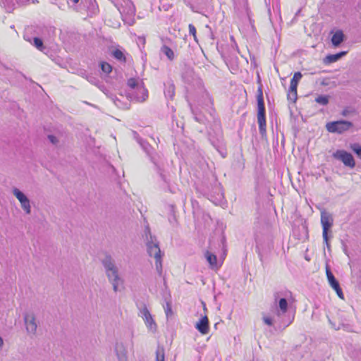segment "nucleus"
I'll use <instances>...</instances> for the list:
<instances>
[{
    "instance_id": "37998d69",
    "label": "nucleus",
    "mask_w": 361,
    "mask_h": 361,
    "mask_svg": "<svg viewBox=\"0 0 361 361\" xmlns=\"http://www.w3.org/2000/svg\"><path fill=\"white\" fill-rule=\"evenodd\" d=\"M256 250H257V252L258 253L259 259L261 261H262V252H261V250H260V245H259V243L258 242H257Z\"/></svg>"
},
{
    "instance_id": "ddd939ff",
    "label": "nucleus",
    "mask_w": 361,
    "mask_h": 361,
    "mask_svg": "<svg viewBox=\"0 0 361 361\" xmlns=\"http://www.w3.org/2000/svg\"><path fill=\"white\" fill-rule=\"evenodd\" d=\"M257 122L259 130L262 136L266 134V114L264 101L257 102Z\"/></svg>"
},
{
    "instance_id": "f704fd0d",
    "label": "nucleus",
    "mask_w": 361,
    "mask_h": 361,
    "mask_svg": "<svg viewBox=\"0 0 361 361\" xmlns=\"http://www.w3.org/2000/svg\"><path fill=\"white\" fill-rule=\"evenodd\" d=\"M287 97L288 100L293 102H295L298 98L297 92H288Z\"/></svg>"
},
{
    "instance_id": "dca6fc26",
    "label": "nucleus",
    "mask_w": 361,
    "mask_h": 361,
    "mask_svg": "<svg viewBox=\"0 0 361 361\" xmlns=\"http://www.w3.org/2000/svg\"><path fill=\"white\" fill-rule=\"evenodd\" d=\"M24 322L26 330L29 334L35 335L37 329L35 316L32 312L25 313L24 314Z\"/></svg>"
},
{
    "instance_id": "c9c22d12",
    "label": "nucleus",
    "mask_w": 361,
    "mask_h": 361,
    "mask_svg": "<svg viewBox=\"0 0 361 361\" xmlns=\"http://www.w3.org/2000/svg\"><path fill=\"white\" fill-rule=\"evenodd\" d=\"M257 102L264 101L262 85H260L257 89Z\"/></svg>"
},
{
    "instance_id": "9d476101",
    "label": "nucleus",
    "mask_w": 361,
    "mask_h": 361,
    "mask_svg": "<svg viewBox=\"0 0 361 361\" xmlns=\"http://www.w3.org/2000/svg\"><path fill=\"white\" fill-rule=\"evenodd\" d=\"M264 323L269 326L276 325V328L279 329H284L288 326L293 321V317H288L287 319H281L276 316V313L274 312L273 317L264 314L262 317Z\"/></svg>"
},
{
    "instance_id": "f03ea898",
    "label": "nucleus",
    "mask_w": 361,
    "mask_h": 361,
    "mask_svg": "<svg viewBox=\"0 0 361 361\" xmlns=\"http://www.w3.org/2000/svg\"><path fill=\"white\" fill-rule=\"evenodd\" d=\"M142 237L146 244L147 253L150 257H153L155 259L156 269L159 274L161 275L162 273V255L161 250L158 240L154 235H152L148 226L145 228Z\"/></svg>"
},
{
    "instance_id": "de8ad7c7",
    "label": "nucleus",
    "mask_w": 361,
    "mask_h": 361,
    "mask_svg": "<svg viewBox=\"0 0 361 361\" xmlns=\"http://www.w3.org/2000/svg\"><path fill=\"white\" fill-rule=\"evenodd\" d=\"M216 48H217V49L219 50V51H220V50H219V43H217V44H216ZM221 55H222V56L226 55V52H225V51H224V50H223V49L221 51Z\"/></svg>"
},
{
    "instance_id": "5fc2aeb1",
    "label": "nucleus",
    "mask_w": 361,
    "mask_h": 361,
    "mask_svg": "<svg viewBox=\"0 0 361 361\" xmlns=\"http://www.w3.org/2000/svg\"><path fill=\"white\" fill-rule=\"evenodd\" d=\"M199 361H201V360H200V357H199Z\"/></svg>"
},
{
    "instance_id": "4be33fe9",
    "label": "nucleus",
    "mask_w": 361,
    "mask_h": 361,
    "mask_svg": "<svg viewBox=\"0 0 361 361\" xmlns=\"http://www.w3.org/2000/svg\"><path fill=\"white\" fill-rule=\"evenodd\" d=\"M161 52L166 56V57L169 60H173L174 59V52L168 46L164 45L161 49Z\"/></svg>"
},
{
    "instance_id": "ea45409f",
    "label": "nucleus",
    "mask_w": 361,
    "mask_h": 361,
    "mask_svg": "<svg viewBox=\"0 0 361 361\" xmlns=\"http://www.w3.org/2000/svg\"><path fill=\"white\" fill-rule=\"evenodd\" d=\"M173 94H174V87H173V86L170 87L169 89L166 92H165L166 96L169 97L171 98L173 97Z\"/></svg>"
},
{
    "instance_id": "39448f33",
    "label": "nucleus",
    "mask_w": 361,
    "mask_h": 361,
    "mask_svg": "<svg viewBox=\"0 0 361 361\" xmlns=\"http://www.w3.org/2000/svg\"><path fill=\"white\" fill-rule=\"evenodd\" d=\"M207 198L215 205H221L224 201V193L221 184L218 182L216 176L211 175L207 186Z\"/></svg>"
},
{
    "instance_id": "09e8293b",
    "label": "nucleus",
    "mask_w": 361,
    "mask_h": 361,
    "mask_svg": "<svg viewBox=\"0 0 361 361\" xmlns=\"http://www.w3.org/2000/svg\"><path fill=\"white\" fill-rule=\"evenodd\" d=\"M206 27H207V28H208V29L209 30V32H210V33H211V39H214V34H213V32H212L211 28H210L208 25H207Z\"/></svg>"
},
{
    "instance_id": "72a5a7b5",
    "label": "nucleus",
    "mask_w": 361,
    "mask_h": 361,
    "mask_svg": "<svg viewBox=\"0 0 361 361\" xmlns=\"http://www.w3.org/2000/svg\"><path fill=\"white\" fill-rule=\"evenodd\" d=\"M189 33L193 36L194 39L197 42L196 36V28L192 24L189 25Z\"/></svg>"
},
{
    "instance_id": "f8f14e48",
    "label": "nucleus",
    "mask_w": 361,
    "mask_h": 361,
    "mask_svg": "<svg viewBox=\"0 0 361 361\" xmlns=\"http://www.w3.org/2000/svg\"><path fill=\"white\" fill-rule=\"evenodd\" d=\"M353 126V123L348 121L341 120L326 123V130L330 133L341 134L348 130Z\"/></svg>"
},
{
    "instance_id": "4c0bfd02",
    "label": "nucleus",
    "mask_w": 361,
    "mask_h": 361,
    "mask_svg": "<svg viewBox=\"0 0 361 361\" xmlns=\"http://www.w3.org/2000/svg\"><path fill=\"white\" fill-rule=\"evenodd\" d=\"M326 274L328 281L329 280H331V279L335 278V276H334L333 273L331 272V271L328 265L326 267Z\"/></svg>"
},
{
    "instance_id": "3c124183",
    "label": "nucleus",
    "mask_w": 361,
    "mask_h": 361,
    "mask_svg": "<svg viewBox=\"0 0 361 361\" xmlns=\"http://www.w3.org/2000/svg\"><path fill=\"white\" fill-rule=\"evenodd\" d=\"M120 0H111L112 3L114 4H115V1H119Z\"/></svg>"
},
{
    "instance_id": "c03bdc74",
    "label": "nucleus",
    "mask_w": 361,
    "mask_h": 361,
    "mask_svg": "<svg viewBox=\"0 0 361 361\" xmlns=\"http://www.w3.org/2000/svg\"><path fill=\"white\" fill-rule=\"evenodd\" d=\"M48 139L49 140V141L52 143V144H56L58 142V140L57 138L52 135H49L48 136Z\"/></svg>"
},
{
    "instance_id": "bb28decb",
    "label": "nucleus",
    "mask_w": 361,
    "mask_h": 361,
    "mask_svg": "<svg viewBox=\"0 0 361 361\" xmlns=\"http://www.w3.org/2000/svg\"><path fill=\"white\" fill-rule=\"evenodd\" d=\"M350 147L357 157L361 159V145L358 143H352L350 144Z\"/></svg>"
},
{
    "instance_id": "2f4dec72",
    "label": "nucleus",
    "mask_w": 361,
    "mask_h": 361,
    "mask_svg": "<svg viewBox=\"0 0 361 361\" xmlns=\"http://www.w3.org/2000/svg\"><path fill=\"white\" fill-rule=\"evenodd\" d=\"M302 75L300 72H296L294 73L293 78L290 80V82L298 85L299 81L302 78Z\"/></svg>"
},
{
    "instance_id": "393cba45",
    "label": "nucleus",
    "mask_w": 361,
    "mask_h": 361,
    "mask_svg": "<svg viewBox=\"0 0 361 361\" xmlns=\"http://www.w3.org/2000/svg\"><path fill=\"white\" fill-rule=\"evenodd\" d=\"M112 55L116 59H117L120 61H123V62L126 61V56H125L123 52L120 49L114 50L112 53Z\"/></svg>"
},
{
    "instance_id": "49530a36",
    "label": "nucleus",
    "mask_w": 361,
    "mask_h": 361,
    "mask_svg": "<svg viewBox=\"0 0 361 361\" xmlns=\"http://www.w3.org/2000/svg\"><path fill=\"white\" fill-rule=\"evenodd\" d=\"M192 113H193V114H194L195 119L197 121L200 122V121H201V118H199V117L197 116V115L194 112V111H193V109H192Z\"/></svg>"
},
{
    "instance_id": "864d4df0",
    "label": "nucleus",
    "mask_w": 361,
    "mask_h": 361,
    "mask_svg": "<svg viewBox=\"0 0 361 361\" xmlns=\"http://www.w3.org/2000/svg\"><path fill=\"white\" fill-rule=\"evenodd\" d=\"M274 298H275V300L276 301V300H277V296H276V295H274Z\"/></svg>"
},
{
    "instance_id": "20e7f679",
    "label": "nucleus",
    "mask_w": 361,
    "mask_h": 361,
    "mask_svg": "<svg viewBox=\"0 0 361 361\" xmlns=\"http://www.w3.org/2000/svg\"><path fill=\"white\" fill-rule=\"evenodd\" d=\"M128 97L131 101L143 102L148 98V91L139 78H131L127 81Z\"/></svg>"
},
{
    "instance_id": "f257e3e1",
    "label": "nucleus",
    "mask_w": 361,
    "mask_h": 361,
    "mask_svg": "<svg viewBox=\"0 0 361 361\" xmlns=\"http://www.w3.org/2000/svg\"><path fill=\"white\" fill-rule=\"evenodd\" d=\"M207 107V111L209 118H207L208 122L213 123V130L214 135L211 132L208 133L209 140L211 144L216 149L222 157L227 155L226 149L224 147V143L222 137L220 122L216 118V110L214 108V99L207 92L204 90V108Z\"/></svg>"
},
{
    "instance_id": "603ef678",
    "label": "nucleus",
    "mask_w": 361,
    "mask_h": 361,
    "mask_svg": "<svg viewBox=\"0 0 361 361\" xmlns=\"http://www.w3.org/2000/svg\"><path fill=\"white\" fill-rule=\"evenodd\" d=\"M192 207H195V202H192Z\"/></svg>"
},
{
    "instance_id": "58836bf2",
    "label": "nucleus",
    "mask_w": 361,
    "mask_h": 361,
    "mask_svg": "<svg viewBox=\"0 0 361 361\" xmlns=\"http://www.w3.org/2000/svg\"><path fill=\"white\" fill-rule=\"evenodd\" d=\"M230 38H231V49H232V51H238V47H237L236 42L234 40L233 36L231 35Z\"/></svg>"
},
{
    "instance_id": "412c9836",
    "label": "nucleus",
    "mask_w": 361,
    "mask_h": 361,
    "mask_svg": "<svg viewBox=\"0 0 361 361\" xmlns=\"http://www.w3.org/2000/svg\"><path fill=\"white\" fill-rule=\"evenodd\" d=\"M134 137L137 140V141L139 142L140 146L142 147V149L145 150V152L147 154H150V151L152 149V147L145 141L142 140V139L138 137V135L136 132H133Z\"/></svg>"
},
{
    "instance_id": "473e14b6",
    "label": "nucleus",
    "mask_w": 361,
    "mask_h": 361,
    "mask_svg": "<svg viewBox=\"0 0 361 361\" xmlns=\"http://www.w3.org/2000/svg\"><path fill=\"white\" fill-rule=\"evenodd\" d=\"M197 329L203 334V316H201L196 324Z\"/></svg>"
},
{
    "instance_id": "cd10ccee",
    "label": "nucleus",
    "mask_w": 361,
    "mask_h": 361,
    "mask_svg": "<svg viewBox=\"0 0 361 361\" xmlns=\"http://www.w3.org/2000/svg\"><path fill=\"white\" fill-rule=\"evenodd\" d=\"M156 361H164V350L158 347L156 351Z\"/></svg>"
},
{
    "instance_id": "7ed1b4c3",
    "label": "nucleus",
    "mask_w": 361,
    "mask_h": 361,
    "mask_svg": "<svg viewBox=\"0 0 361 361\" xmlns=\"http://www.w3.org/2000/svg\"><path fill=\"white\" fill-rule=\"evenodd\" d=\"M102 264L104 268L106 277L113 286L114 291H118V287L123 284V280L119 275V270L115 260L111 255H107L102 260Z\"/></svg>"
},
{
    "instance_id": "b1692460",
    "label": "nucleus",
    "mask_w": 361,
    "mask_h": 361,
    "mask_svg": "<svg viewBox=\"0 0 361 361\" xmlns=\"http://www.w3.org/2000/svg\"><path fill=\"white\" fill-rule=\"evenodd\" d=\"M1 3L7 12H11L14 9V3L13 0H1Z\"/></svg>"
},
{
    "instance_id": "e433bc0d",
    "label": "nucleus",
    "mask_w": 361,
    "mask_h": 361,
    "mask_svg": "<svg viewBox=\"0 0 361 361\" xmlns=\"http://www.w3.org/2000/svg\"><path fill=\"white\" fill-rule=\"evenodd\" d=\"M326 274L328 281L329 280H331V279L335 278V276H334L333 273L331 272V271L328 265L326 267Z\"/></svg>"
},
{
    "instance_id": "2eb2a0df",
    "label": "nucleus",
    "mask_w": 361,
    "mask_h": 361,
    "mask_svg": "<svg viewBox=\"0 0 361 361\" xmlns=\"http://www.w3.org/2000/svg\"><path fill=\"white\" fill-rule=\"evenodd\" d=\"M13 195L18 200L20 203L22 209L26 214H29L31 212V206L29 199L27 196L19 189L14 188L13 189Z\"/></svg>"
},
{
    "instance_id": "1a4fd4ad",
    "label": "nucleus",
    "mask_w": 361,
    "mask_h": 361,
    "mask_svg": "<svg viewBox=\"0 0 361 361\" xmlns=\"http://www.w3.org/2000/svg\"><path fill=\"white\" fill-rule=\"evenodd\" d=\"M334 219L331 214L325 211L321 212V224L322 226V237L326 247L330 249L328 233L333 226Z\"/></svg>"
},
{
    "instance_id": "5701e85b",
    "label": "nucleus",
    "mask_w": 361,
    "mask_h": 361,
    "mask_svg": "<svg viewBox=\"0 0 361 361\" xmlns=\"http://www.w3.org/2000/svg\"><path fill=\"white\" fill-rule=\"evenodd\" d=\"M345 54V51H342L336 54H331L326 57V61L327 63H334L338 61L341 56Z\"/></svg>"
},
{
    "instance_id": "a18cd8bd",
    "label": "nucleus",
    "mask_w": 361,
    "mask_h": 361,
    "mask_svg": "<svg viewBox=\"0 0 361 361\" xmlns=\"http://www.w3.org/2000/svg\"><path fill=\"white\" fill-rule=\"evenodd\" d=\"M87 80H88L89 82H91V83H92V84H96V82H97V80L94 77H93V76H88V77H87Z\"/></svg>"
},
{
    "instance_id": "a19ab883",
    "label": "nucleus",
    "mask_w": 361,
    "mask_h": 361,
    "mask_svg": "<svg viewBox=\"0 0 361 361\" xmlns=\"http://www.w3.org/2000/svg\"><path fill=\"white\" fill-rule=\"evenodd\" d=\"M209 329V320L206 315H204V334H207Z\"/></svg>"
},
{
    "instance_id": "4468645a",
    "label": "nucleus",
    "mask_w": 361,
    "mask_h": 361,
    "mask_svg": "<svg viewBox=\"0 0 361 361\" xmlns=\"http://www.w3.org/2000/svg\"><path fill=\"white\" fill-rule=\"evenodd\" d=\"M333 157L335 159L341 161L346 166L351 169L355 166V161L353 155L345 150L338 149L334 153Z\"/></svg>"
},
{
    "instance_id": "c85d7f7f",
    "label": "nucleus",
    "mask_w": 361,
    "mask_h": 361,
    "mask_svg": "<svg viewBox=\"0 0 361 361\" xmlns=\"http://www.w3.org/2000/svg\"><path fill=\"white\" fill-rule=\"evenodd\" d=\"M100 66H101V69L102 71L104 73H109L111 72V70H112V67L111 66L106 63V62H102L100 63Z\"/></svg>"
},
{
    "instance_id": "a878e982",
    "label": "nucleus",
    "mask_w": 361,
    "mask_h": 361,
    "mask_svg": "<svg viewBox=\"0 0 361 361\" xmlns=\"http://www.w3.org/2000/svg\"><path fill=\"white\" fill-rule=\"evenodd\" d=\"M329 97L328 95H319L315 99V102L321 105L325 106L328 104Z\"/></svg>"
},
{
    "instance_id": "6ab92c4d",
    "label": "nucleus",
    "mask_w": 361,
    "mask_h": 361,
    "mask_svg": "<svg viewBox=\"0 0 361 361\" xmlns=\"http://www.w3.org/2000/svg\"><path fill=\"white\" fill-rule=\"evenodd\" d=\"M329 283L331 287L336 292L338 296L340 298L343 299L344 296L342 289L341 288L340 284L338 281L336 280V279H331V280L329 281Z\"/></svg>"
},
{
    "instance_id": "7c9ffc66",
    "label": "nucleus",
    "mask_w": 361,
    "mask_h": 361,
    "mask_svg": "<svg viewBox=\"0 0 361 361\" xmlns=\"http://www.w3.org/2000/svg\"><path fill=\"white\" fill-rule=\"evenodd\" d=\"M33 44L39 50H42V49L44 48L43 42L39 37H35L34 38V39H33Z\"/></svg>"
},
{
    "instance_id": "8fccbe9b",
    "label": "nucleus",
    "mask_w": 361,
    "mask_h": 361,
    "mask_svg": "<svg viewBox=\"0 0 361 361\" xmlns=\"http://www.w3.org/2000/svg\"><path fill=\"white\" fill-rule=\"evenodd\" d=\"M4 345V340L3 338L0 336V350H1L2 347Z\"/></svg>"
},
{
    "instance_id": "423d86ee",
    "label": "nucleus",
    "mask_w": 361,
    "mask_h": 361,
    "mask_svg": "<svg viewBox=\"0 0 361 361\" xmlns=\"http://www.w3.org/2000/svg\"><path fill=\"white\" fill-rule=\"evenodd\" d=\"M115 6L119 11L125 23L133 25L135 23V8L130 0L115 1Z\"/></svg>"
},
{
    "instance_id": "aec40b11",
    "label": "nucleus",
    "mask_w": 361,
    "mask_h": 361,
    "mask_svg": "<svg viewBox=\"0 0 361 361\" xmlns=\"http://www.w3.org/2000/svg\"><path fill=\"white\" fill-rule=\"evenodd\" d=\"M344 39V35L342 31L336 32L331 38V42L334 46L338 47L340 45Z\"/></svg>"
},
{
    "instance_id": "a211bd4d",
    "label": "nucleus",
    "mask_w": 361,
    "mask_h": 361,
    "mask_svg": "<svg viewBox=\"0 0 361 361\" xmlns=\"http://www.w3.org/2000/svg\"><path fill=\"white\" fill-rule=\"evenodd\" d=\"M115 351L118 361H128L127 351L123 344H116Z\"/></svg>"
},
{
    "instance_id": "79ce46f5",
    "label": "nucleus",
    "mask_w": 361,
    "mask_h": 361,
    "mask_svg": "<svg viewBox=\"0 0 361 361\" xmlns=\"http://www.w3.org/2000/svg\"><path fill=\"white\" fill-rule=\"evenodd\" d=\"M297 85L290 82L288 92H297Z\"/></svg>"
},
{
    "instance_id": "c756f323",
    "label": "nucleus",
    "mask_w": 361,
    "mask_h": 361,
    "mask_svg": "<svg viewBox=\"0 0 361 361\" xmlns=\"http://www.w3.org/2000/svg\"><path fill=\"white\" fill-rule=\"evenodd\" d=\"M165 314L167 318H169L172 316L173 312L171 308V304L170 302L167 301L166 302V305L164 306Z\"/></svg>"
},
{
    "instance_id": "0eeeda50",
    "label": "nucleus",
    "mask_w": 361,
    "mask_h": 361,
    "mask_svg": "<svg viewBox=\"0 0 361 361\" xmlns=\"http://www.w3.org/2000/svg\"><path fill=\"white\" fill-rule=\"evenodd\" d=\"M69 8L82 12L87 11L91 14H94L97 10L95 0H66Z\"/></svg>"
},
{
    "instance_id": "6e6552de",
    "label": "nucleus",
    "mask_w": 361,
    "mask_h": 361,
    "mask_svg": "<svg viewBox=\"0 0 361 361\" xmlns=\"http://www.w3.org/2000/svg\"><path fill=\"white\" fill-rule=\"evenodd\" d=\"M221 244L224 251L222 256L219 259L217 258L216 255L212 253L211 251H207L206 252H204V257L209 264V267L212 270L216 271L221 267L225 256L226 255V250L225 249V238L224 236L221 237Z\"/></svg>"
},
{
    "instance_id": "9b49d317",
    "label": "nucleus",
    "mask_w": 361,
    "mask_h": 361,
    "mask_svg": "<svg viewBox=\"0 0 361 361\" xmlns=\"http://www.w3.org/2000/svg\"><path fill=\"white\" fill-rule=\"evenodd\" d=\"M283 295L285 298H281L279 300L278 304L276 305L274 312L276 313V316L280 317L281 319H287L288 317H291L290 316L287 315L288 311V298L292 297L291 292H286Z\"/></svg>"
},
{
    "instance_id": "f3484780",
    "label": "nucleus",
    "mask_w": 361,
    "mask_h": 361,
    "mask_svg": "<svg viewBox=\"0 0 361 361\" xmlns=\"http://www.w3.org/2000/svg\"><path fill=\"white\" fill-rule=\"evenodd\" d=\"M140 316L145 321V325L148 329L152 332H155L157 330V324L147 307L145 306L140 310Z\"/></svg>"
}]
</instances>
